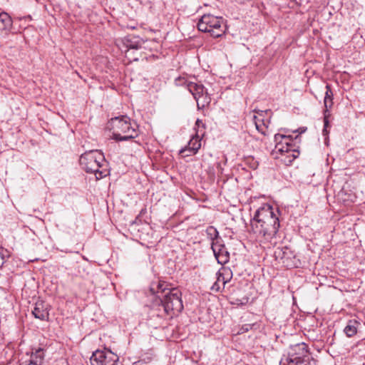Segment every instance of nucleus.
<instances>
[{
	"instance_id": "1",
	"label": "nucleus",
	"mask_w": 365,
	"mask_h": 365,
	"mask_svg": "<svg viewBox=\"0 0 365 365\" xmlns=\"http://www.w3.org/2000/svg\"><path fill=\"white\" fill-rule=\"evenodd\" d=\"M250 225L252 232L261 241L272 242L279 227V221L272 207L264 204L257 210Z\"/></svg>"
},
{
	"instance_id": "2",
	"label": "nucleus",
	"mask_w": 365,
	"mask_h": 365,
	"mask_svg": "<svg viewBox=\"0 0 365 365\" xmlns=\"http://www.w3.org/2000/svg\"><path fill=\"white\" fill-rule=\"evenodd\" d=\"M163 284L159 283L157 285L158 298L164 307V312L168 315H173L180 313L183 309V304L181 299V292L178 289H169L165 292L166 289Z\"/></svg>"
},
{
	"instance_id": "3",
	"label": "nucleus",
	"mask_w": 365,
	"mask_h": 365,
	"mask_svg": "<svg viewBox=\"0 0 365 365\" xmlns=\"http://www.w3.org/2000/svg\"><path fill=\"white\" fill-rule=\"evenodd\" d=\"M276 145L274 153H279L280 156H276L279 158L286 165H290L296 159L297 143L295 138L291 135H284L276 134L274 135Z\"/></svg>"
},
{
	"instance_id": "4",
	"label": "nucleus",
	"mask_w": 365,
	"mask_h": 365,
	"mask_svg": "<svg viewBox=\"0 0 365 365\" xmlns=\"http://www.w3.org/2000/svg\"><path fill=\"white\" fill-rule=\"evenodd\" d=\"M104 155L98 150L85 152L80 158V164L87 173H94L97 180L107 175V171L100 170L104 163Z\"/></svg>"
},
{
	"instance_id": "5",
	"label": "nucleus",
	"mask_w": 365,
	"mask_h": 365,
	"mask_svg": "<svg viewBox=\"0 0 365 365\" xmlns=\"http://www.w3.org/2000/svg\"><path fill=\"white\" fill-rule=\"evenodd\" d=\"M109 128L113 130V137L116 140H128L138 136L135 125H132L130 118L125 115L111 118Z\"/></svg>"
},
{
	"instance_id": "6",
	"label": "nucleus",
	"mask_w": 365,
	"mask_h": 365,
	"mask_svg": "<svg viewBox=\"0 0 365 365\" xmlns=\"http://www.w3.org/2000/svg\"><path fill=\"white\" fill-rule=\"evenodd\" d=\"M198 30L210 33L214 38L222 36L225 33V25L222 17L210 14H204L197 23Z\"/></svg>"
},
{
	"instance_id": "7",
	"label": "nucleus",
	"mask_w": 365,
	"mask_h": 365,
	"mask_svg": "<svg viewBox=\"0 0 365 365\" xmlns=\"http://www.w3.org/2000/svg\"><path fill=\"white\" fill-rule=\"evenodd\" d=\"M184 84L195 99L198 109H202L210 103V98L202 84L187 81Z\"/></svg>"
},
{
	"instance_id": "8",
	"label": "nucleus",
	"mask_w": 365,
	"mask_h": 365,
	"mask_svg": "<svg viewBox=\"0 0 365 365\" xmlns=\"http://www.w3.org/2000/svg\"><path fill=\"white\" fill-rule=\"evenodd\" d=\"M90 361L91 365H117L118 356L110 350H96Z\"/></svg>"
},
{
	"instance_id": "9",
	"label": "nucleus",
	"mask_w": 365,
	"mask_h": 365,
	"mask_svg": "<svg viewBox=\"0 0 365 365\" xmlns=\"http://www.w3.org/2000/svg\"><path fill=\"white\" fill-rule=\"evenodd\" d=\"M217 279L215 282L211 287V289L215 292H219L222 287L229 282L232 278V270L225 267H221L216 274Z\"/></svg>"
},
{
	"instance_id": "10",
	"label": "nucleus",
	"mask_w": 365,
	"mask_h": 365,
	"mask_svg": "<svg viewBox=\"0 0 365 365\" xmlns=\"http://www.w3.org/2000/svg\"><path fill=\"white\" fill-rule=\"evenodd\" d=\"M268 113L269 110H259L257 112V115H253V121L256 129L263 135H266L269 123V117L265 118V115H267Z\"/></svg>"
},
{
	"instance_id": "11",
	"label": "nucleus",
	"mask_w": 365,
	"mask_h": 365,
	"mask_svg": "<svg viewBox=\"0 0 365 365\" xmlns=\"http://www.w3.org/2000/svg\"><path fill=\"white\" fill-rule=\"evenodd\" d=\"M48 307V305L43 301H37L35 304L34 309L32 311V314L34 317L41 320H48L49 317Z\"/></svg>"
},
{
	"instance_id": "12",
	"label": "nucleus",
	"mask_w": 365,
	"mask_h": 365,
	"mask_svg": "<svg viewBox=\"0 0 365 365\" xmlns=\"http://www.w3.org/2000/svg\"><path fill=\"white\" fill-rule=\"evenodd\" d=\"M200 136L202 135L199 134V131H196L195 136L190 140L187 147L182 149L180 153L189 151L192 155L195 154L201 147Z\"/></svg>"
},
{
	"instance_id": "13",
	"label": "nucleus",
	"mask_w": 365,
	"mask_h": 365,
	"mask_svg": "<svg viewBox=\"0 0 365 365\" xmlns=\"http://www.w3.org/2000/svg\"><path fill=\"white\" fill-rule=\"evenodd\" d=\"M212 249L214 252L215 256L220 264H225L228 261L229 254L225 250L224 246H221L212 242Z\"/></svg>"
},
{
	"instance_id": "14",
	"label": "nucleus",
	"mask_w": 365,
	"mask_h": 365,
	"mask_svg": "<svg viewBox=\"0 0 365 365\" xmlns=\"http://www.w3.org/2000/svg\"><path fill=\"white\" fill-rule=\"evenodd\" d=\"M43 358L44 355L43 350L38 349L31 354L30 359L28 361H24L21 365H41Z\"/></svg>"
},
{
	"instance_id": "15",
	"label": "nucleus",
	"mask_w": 365,
	"mask_h": 365,
	"mask_svg": "<svg viewBox=\"0 0 365 365\" xmlns=\"http://www.w3.org/2000/svg\"><path fill=\"white\" fill-rule=\"evenodd\" d=\"M324 113H329V109L331 108L333 105V93L329 85L326 86V92L324 99Z\"/></svg>"
},
{
	"instance_id": "16",
	"label": "nucleus",
	"mask_w": 365,
	"mask_h": 365,
	"mask_svg": "<svg viewBox=\"0 0 365 365\" xmlns=\"http://www.w3.org/2000/svg\"><path fill=\"white\" fill-rule=\"evenodd\" d=\"M12 25L11 18L7 13L0 14V31L9 30Z\"/></svg>"
},
{
	"instance_id": "17",
	"label": "nucleus",
	"mask_w": 365,
	"mask_h": 365,
	"mask_svg": "<svg viewBox=\"0 0 365 365\" xmlns=\"http://www.w3.org/2000/svg\"><path fill=\"white\" fill-rule=\"evenodd\" d=\"M358 322L356 320H349L345 327L344 331L348 337L354 336L357 332Z\"/></svg>"
},
{
	"instance_id": "18",
	"label": "nucleus",
	"mask_w": 365,
	"mask_h": 365,
	"mask_svg": "<svg viewBox=\"0 0 365 365\" xmlns=\"http://www.w3.org/2000/svg\"><path fill=\"white\" fill-rule=\"evenodd\" d=\"M299 350L302 351V356H298V365L301 362L305 361L307 360L306 358L307 359H309V358L308 346L305 343H304V342L298 343V351Z\"/></svg>"
},
{
	"instance_id": "19",
	"label": "nucleus",
	"mask_w": 365,
	"mask_h": 365,
	"mask_svg": "<svg viewBox=\"0 0 365 365\" xmlns=\"http://www.w3.org/2000/svg\"><path fill=\"white\" fill-rule=\"evenodd\" d=\"M120 42L124 45L125 48H126L125 51H128L130 48H138V44L132 43L131 40L128 38H124L123 39H121Z\"/></svg>"
},
{
	"instance_id": "20",
	"label": "nucleus",
	"mask_w": 365,
	"mask_h": 365,
	"mask_svg": "<svg viewBox=\"0 0 365 365\" xmlns=\"http://www.w3.org/2000/svg\"><path fill=\"white\" fill-rule=\"evenodd\" d=\"M206 232L209 238L212 240H214L215 239L217 238L219 235L217 229L212 226L208 227L206 230Z\"/></svg>"
},
{
	"instance_id": "21",
	"label": "nucleus",
	"mask_w": 365,
	"mask_h": 365,
	"mask_svg": "<svg viewBox=\"0 0 365 365\" xmlns=\"http://www.w3.org/2000/svg\"><path fill=\"white\" fill-rule=\"evenodd\" d=\"M195 126L197 127V131H199V134H200L202 136L204 134V128L205 125L202 120L197 119L195 123Z\"/></svg>"
},
{
	"instance_id": "22",
	"label": "nucleus",
	"mask_w": 365,
	"mask_h": 365,
	"mask_svg": "<svg viewBox=\"0 0 365 365\" xmlns=\"http://www.w3.org/2000/svg\"><path fill=\"white\" fill-rule=\"evenodd\" d=\"M247 163L250 165V167L252 169H256L258 167V162L257 160H255L254 158H249L247 159Z\"/></svg>"
},
{
	"instance_id": "23",
	"label": "nucleus",
	"mask_w": 365,
	"mask_h": 365,
	"mask_svg": "<svg viewBox=\"0 0 365 365\" xmlns=\"http://www.w3.org/2000/svg\"><path fill=\"white\" fill-rule=\"evenodd\" d=\"M252 326L253 325H250V324H245V325L242 326L241 327V329H240V331H238V334H243V333L248 331L250 330V329H251L252 327Z\"/></svg>"
},
{
	"instance_id": "24",
	"label": "nucleus",
	"mask_w": 365,
	"mask_h": 365,
	"mask_svg": "<svg viewBox=\"0 0 365 365\" xmlns=\"http://www.w3.org/2000/svg\"><path fill=\"white\" fill-rule=\"evenodd\" d=\"M328 117H329V113H324V128H327L329 127V125Z\"/></svg>"
},
{
	"instance_id": "25",
	"label": "nucleus",
	"mask_w": 365,
	"mask_h": 365,
	"mask_svg": "<svg viewBox=\"0 0 365 365\" xmlns=\"http://www.w3.org/2000/svg\"><path fill=\"white\" fill-rule=\"evenodd\" d=\"M306 130H307V127L298 128V135L305 133Z\"/></svg>"
},
{
	"instance_id": "26",
	"label": "nucleus",
	"mask_w": 365,
	"mask_h": 365,
	"mask_svg": "<svg viewBox=\"0 0 365 365\" xmlns=\"http://www.w3.org/2000/svg\"><path fill=\"white\" fill-rule=\"evenodd\" d=\"M4 257L3 255L0 252V267L3 266L4 264Z\"/></svg>"
},
{
	"instance_id": "27",
	"label": "nucleus",
	"mask_w": 365,
	"mask_h": 365,
	"mask_svg": "<svg viewBox=\"0 0 365 365\" xmlns=\"http://www.w3.org/2000/svg\"><path fill=\"white\" fill-rule=\"evenodd\" d=\"M329 131L328 130V129H327V128H323L322 134H323V135H324V137H327V136H328V135H329Z\"/></svg>"
},
{
	"instance_id": "28",
	"label": "nucleus",
	"mask_w": 365,
	"mask_h": 365,
	"mask_svg": "<svg viewBox=\"0 0 365 365\" xmlns=\"http://www.w3.org/2000/svg\"><path fill=\"white\" fill-rule=\"evenodd\" d=\"M287 365H297V362H295L294 359H290Z\"/></svg>"
},
{
	"instance_id": "29",
	"label": "nucleus",
	"mask_w": 365,
	"mask_h": 365,
	"mask_svg": "<svg viewBox=\"0 0 365 365\" xmlns=\"http://www.w3.org/2000/svg\"><path fill=\"white\" fill-rule=\"evenodd\" d=\"M324 143L328 145H329V137H325L324 138Z\"/></svg>"
},
{
	"instance_id": "30",
	"label": "nucleus",
	"mask_w": 365,
	"mask_h": 365,
	"mask_svg": "<svg viewBox=\"0 0 365 365\" xmlns=\"http://www.w3.org/2000/svg\"><path fill=\"white\" fill-rule=\"evenodd\" d=\"M150 290L153 294L155 293V287H153V285L150 287Z\"/></svg>"
},
{
	"instance_id": "31",
	"label": "nucleus",
	"mask_w": 365,
	"mask_h": 365,
	"mask_svg": "<svg viewBox=\"0 0 365 365\" xmlns=\"http://www.w3.org/2000/svg\"><path fill=\"white\" fill-rule=\"evenodd\" d=\"M117 46L120 47V49H123L120 46V44L118 43H117Z\"/></svg>"
},
{
	"instance_id": "32",
	"label": "nucleus",
	"mask_w": 365,
	"mask_h": 365,
	"mask_svg": "<svg viewBox=\"0 0 365 365\" xmlns=\"http://www.w3.org/2000/svg\"><path fill=\"white\" fill-rule=\"evenodd\" d=\"M305 365H311L310 364H305Z\"/></svg>"
}]
</instances>
